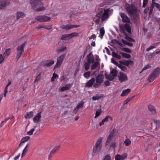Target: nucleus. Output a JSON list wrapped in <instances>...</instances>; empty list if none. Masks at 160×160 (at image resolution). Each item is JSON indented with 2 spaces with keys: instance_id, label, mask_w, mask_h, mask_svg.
Returning <instances> with one entry per match:
<instances>
[{
  "instance_id": "f257e3e1",
  "label": "nucleus",
  "mask_w": 160,
  "mask_h": 160,
  "mask_svg": "<svg viewBox=\"0 0 160 160\" xmlns=\"http://www.w3.org/2000/svg\"><path fill=\"white\" fill-rule=\"evenodd\" d=\"M109 9V8L105 9L102 8H98V12L93 20L96 24L98 25L99 24L100 18L102 22H103L107 20L109 18L108 12L113 11L112 10H110Z\"/></svg>"
},
{
  "instance_id": "f03ea898",
  "label": "nucleus",
  "mask_w": 160,
  "mask_h": 160,
  "mask_svg": "<svg viewBox=\"0 0 160 160\" xmlns=\"http://www.w3.org/2000/svg\"><path fill=\"white\" fill-rule=\"evenodd\" d=\"M115 131L114 129H113L110 132L108 136V137L106 143L105 144V146H109L110 149H113L114 150L116 147V141L115 140H113L114 136H115Z\"/></svg>"
},
{
  "instance_id": "7ed1b4c3",
  "label": "nucleus",
  "mask_w": 160,
  "mask_h": 160,
  "mask_svg": "<svg viewBox=\"0 0 160 160\" xmlns=\"http://www.w3.org/2000/svg\"><path fill=\"white\" fill-rule=\"evenodd\" d=\"M30 3L32 8L37 12L41 11L45 9L42 0H31Z\"/></svg>"
},
{
  "instance_id": "20e7f679",
  "label": "nucleus",
  "mask_w": 160,
  "mask_h": 160,
  "mask_svg": "<svg viewBox=\"0 0 160 160\" xmlns=\"http://www.w3.org/2000/svg\"><path fill=\"white\" fill-rule=\"evenodd\" d=\"M103 138L100 137L98 139L93 148L92 156L98 155L100 153L102 148V142Z\"/></svg>"
},
{
  "instance_id": "39448f33",
  "label": "nucleus",
  "mask_w": 160,
  "mask_h": 160,
  "mask_svg": "<svg viewBox=\"0 0 160 160\" xmlns=\"http://www.w3.org/2000/svg\"><path fill=\"white\" fill-rule=\"evenodd\" d=\"M160 73V68H157L154 69L151 72L148 78V80L150 82H152L157 78Z\"/></svg>"
},
{
  "instance_id": "423d86ee",
  "label": "nucleus",
  "mask_w": 160,
  "mask_h": 160,
  "mask_svg": "<svg viewBox=\"0 0 160 160\" xmlns=\"http://www.w3.org/2000/svg\"><path fill=\"white\" fill-rule=\"evenodd\" d=\"M104 78V76L102 74H99L95 78V83L93 86V87L96 88H97L101 85L102 83L103 82Z\"/></svg>"
},
{
  "instance_id": "0eeeda50",
  "label": "nucleus",
  "mask_w": 160,
  "mask_h": 160,
  "mask_svg": "<svg viewBox=\"0 0 160 160\" xmlns=\"http://www.w3.org/2000/svg\"><path fill=\"white\" fill-rule=\"evenodd\" d=\"M126 9L128 14L135 15L136 14L137 9L135 6L130 4H127L125 5Z\"/></svg>"
},
{
  "instance_id": "6e6552de",
  "label": "nucleus",
  "mask_w": 160,
  "mask_h": 160,
  "mask_svg": "<svg viewBox=\"0 0 160 160\" xmlns=\"http://www.w3.org/2000/svg\"><path fill=\"white\" fill-rule=\"evenodd\" d=\"M27 43L26 42H24L22 45L18 46L17 48V58L19 59L24 52V48Z\"/></svg>"
},
{
  "instance_id": "1a4fd4ad",
  "label": "nucleus",
  "mask_w": 160,
  "mask_h": 160,
  "mask_svg": "<svg viewBox=\"0 0 160 160\" xmlns=\"http://www.w3.org/2000/svg\"><path fill=\"white\" fill-rule=\"evenodd\" d=\"M65 55L66 54H62L57 58V62L54 66V68H58L60 67L64 59Z\"/></svg>"
},
{
  "instance_id": "9d476101",
  "label": "nucleus",
  "mask_w": 160,
  "mask_h": 160,
  "mask_svg": "<svg viewBox=\"0 0 160 160\" xmlns=\"http://www.w3.org/2000/svg\"><path fill=\"white\" fill-rule=\"evenodd\" d=\"M36 19L40 22H48L51 20L50 18L44 15L38 16Z\"/></svg>"
},
{
  "instance_id": "9b49d317",
  "label": "nucleus",
  "mask_w": 160,
  "mask_h": 160,
  "mask_svg": "<svg viewBox=\"0 0 160 160\" xmlns=\"http://www.w3.org/2000/svg\"><path fill=\"white\" fill-rule=\"evenodd\" d=\"M119 80L121 82L128 80V77L126 74L122 72H120L118 76Z\"/></svg>"
},
{
  "instance_id": "f8f14e48",
  "label": "nucleus",
  "mask_w": 160,
  "mask_h": 160,
  "mask_svg": "<svg viewBox=\"0 0 160 160\" xmlns=\"http://www.w3.org/2000/svg\"><path fill=\"white\" fill-rule=\"evenodd\" d=\"M120 14L123 22L127 23L130 22V18L125 14L123 13H121Z\"/></svg>"
},
{
  "instance_id": "ddd939ff",
  "label": "nucleus",
  "mask_w": 160,
  "mask_h": 160,
  "mask_svg": "<svg viewBox=\"0 0 160 160\" xmlns=\"http://www.w3.org/2000/svg\"><path fill=\"white\" fill-rule=\"evenodd\" d=\"M10 3V0H0V9L5 8Z\"/></svg>"
},
{
  "instance_id": "4468645a",
  "label": "nucleus",
  "mask_w": 160,
  "mask_h": 160,
  "mask_svg": "<svg viewBox=\"0 0 160 160\" xmlns=\"http://www.w3.org/2000/svg\"><path fill=\"white\" fill-rule=\"evenodd\" d=\"M128 154L127 153H124L121 155L118 154L115 156V160H124L127 158Z\"/></svg>"
},
{
  "instance_id": "2eb2a0df",
  "label": "nucleus",
  "mask_w": 160,
  "mask_h": 160,
  "mask_svg": "<svg viewBox=\"0 0 160 160\" xmlns=\"http://www.w3.org/2000/svg\"><path fill=\"white\" fill-rule=\"evenodd\" d=\"M95 78H92L85 83V87H86L90 88L92 86H93L95 83Z\"/></svg>"
},
{
  "instance_id": "dca6fc26",
  "label": "nucleus",
  "mask_w": 160,
  "mask_h": 160,
  "mask_svg": "<svg viewBox=\"0 0 160 160\" xmlns=\"http://www.w3.org/2000/svg\"><path fill=\"white\" fill-rule=\"evenodd\" d=\"M41 112L38 113L33 118V121L34 123H37L40 120L41 117Z\"/></svg>"
},
{
  "instance_id": "f3484780",
  "label": "nucleus",
  "mask_w": 160,
  "mask_h": 160,
  "mask_svg": "<svg viewBox=\"0 0 160 160\" xmlns=\"http://www.w3.org/2000/svg\"><path fill=\"white\" fill-rule=\"evenodd\" d=\"M119 62L120 64L126 66H128L129 65L133 66V62L130 59L123 61H120Z\"/></svg>"
},
{
  "instance_id": "a211bd4d",
  "label": "nucleus",
  "mask_w": 160,
  "mask_h": 160,
  "mask_svg": "<svg viewBox=\"0 0 160 160\" xmlns=\"http://www.w3.org/2000/svg\"><path fill=\"white\" fill-rule=\"evenodd\" d=\"M155 7L160 12V4L155 2V1H152L150 8L153 9L154 7Z\"/></svg>"
},
{
  "instance_id": "6ab92c4d",
  "label": "nucleus",
  "mask_w": 160,
  "mask_h": 160,
  "mask_svg": "<svg viewBox=\"0 0 160 160\" xmlns=\"http://www.w3.org/2000/svg\"><path fill=\"white\" fill-rule=\"evenodd\" d=\"M148 108V110L152 114H155L156 113V110L153 106L150 105Z\"/></svg>"
},
{
  "instance_id": "aec40b11",
  "label": "nucleus",
  "mask_w": 160,
  "mask_h": 160,
  "mask_svg": "<svg viewBox=\"0 0 160 160\" xmlns=\"http://www.w3.org/2000/svg\"><path fill=\"white\" fill-rule=\"evenodd\" d=\"M30 138V137L29 136H26L23 137L22 139L21 140V142L19 143V147H20L22 145H23L25 142L28 141Z\"/></svg>"
},
{
  "instance_id": "412c9836",
  "label": "nucleus",
  "mask_w": 160,
  "mask_h": 160,
  "mask_svg": "<svg viewBox=\"0 0 160 160\" xmlns=\"http://www.w3.org/2000/svg\"><path fill=\"white\" fill-rule=\"evenodd\" d=\"M54 61L53 60H48L46 61L45 63V66L49 67L54 63Z\"/></svg>"
},
{
  "instance_id": "4be33fe9",
  "label": "nucleus",
  "mask_w": 160,
  "mask_h": 160,
  "mask_svg": "<svg viewBox=\"0 0 160 160\" xmlns=\"http://www.w3.org/2000/svg\"><path fill=\"white\" fill-rule=\"evenodd\" d=\"M42 28L49 30L52 28V26L51 25L46 26L44 25L43 24H42L38 25V26L36 28L40 29Z\"/></svg>"
},
{
  "instance_id": "5701e85b",
  "label": "nucleus",
  "mask_w": 160,
  "mask_h": 160,
  "mask_svg": "<svg viewBox=\"0 0 160 160\" xmlns=\"http://www.w3.org/2000/svg\"><path fill=\"white\" fill-rule=\"evenodd\" d=\"M103 95L102 94H97L92 98V99L93 101L98 100L103 98Z\"/></svg>"
},
{
  "instance_id": "b1692460",
  "label": "nucleus",
  "mask_w": 160,
  "mask_h": 160,
  "mask_svg": "<svg viewBox=\"0 0 160 160\" xmlns=\"http://www.w3.org/2000/svg\"><path fill=\"white\" fill-rule=\"evenodd\" d=\"M78 27L76 25H63L62 28L64 29L68 30L74 28H77Z\"/></svg>"
},
{
  "instance_id": "393cba45",
  "label": "nucleus",
  "mask_w": 160,
  "mask_h": 160,
  "mask_svg": "<svg viewBox=\"0 0 160 160\" xmlns=\"http://www.w3.org/2000/svg\"><path fill=\"white\" fill-rule=\"evenodd\" d=\"M72 86V84L69 83L67 84L65 86L62 87L60 89L61 92H63L66 90H68L70 89V87Z\"/></svg>"
},
{
  "instance_id": "a878e982",
  "label": "nucleus",
  "mask_w": 160,
  "mask_h": 160,
  "mask_svg": "<svg viewBox=\"0 0 160 160\" xmlns=\"http://www.w3.org/2000/svg\"><path fill=\"white\" fill-rule=\"evenodd\" d=\"M91 53H90L87 56V60L88 61V62L89 63H93L94 62V60L93 57H90Z\"/></svg>"
},
{
  "instance_id": "bb28decb",
  "label": "nucleus",
  "mask_w": 160,
  "mask_h": 160,
  "mask_svg": "<svg viewBox=\"0 0 160 160\" xmlns=\"http://www.w3.org/2000/svg\"><path fill=\"white\" fill-rule=\"evenodd\" d=\"M124 28L125 30L128 33H131V28L130 25L128 23L124 24Z\"/></svg>"
},
{
  "instance_id": "cd10ccee",
  "label": "nucleus",
  "mask_w": 160,
  "mask_h": 160,
  "mask_svg": "<svg viewBox=\"0 0 160 160\" xmlns=\"http://www.w3.org/2000/svg\"><path fill=\"white\" fill-rule=\"evenodd\" d=\"M25 16V14L24 13L19 12L17 13V19H18L20 18H23Z\"/></svg>"
},
{
  "instance_id": "c85d7f7f",
  "label": "nucleus",
  "mask_w": 160,
  "mask_h": 160,
  "mask_svg": "<svg viewBox=\"0 0 160 160\" xmlns=\"http://www.w3.org/2000/svg\"><path fill=\"white\" fill-rule=\"evenodd\" d=\"M11 49L10 48H8L6 49L3 53V56L5 58L7 57H8L11 53Z\"/></svg>"
},
{
  "instance_id": "c756f323",
  "label": "nucleus",
  "mask_w": 160,
  "mask_h": 160,
  "mask_svg": "<svg viewBox=\"0 0 160 160\" xmlns=\"http://www.w3.org/2000/svg\"><path fill=\"white\" fill-rule=\"evenodd\" d=\"M33 116V113L32 111L27 112L25 115V118L26 119L30 118Z\"/></svg>"
},
{
  "instance_id": "7c9ffc66",
  "label": "nucleus",
  "mask_w": 160,
  "mask_h": 160,
  "mask_svg": "<svg viewBox=\"0 0 160 160\" xmlns=\"http://www.w3.org/2000/svg\"><path fill=\"white\" fill-rule=\"evenodd\" d=\"M130 91L131 90L130 89H127L123 90L122 91V92L121 93V96H125L128 94Z\"/></svg>"
},
{
  "instance_id": "2f4dec72",
  "label": "nucleus",
  "mask_w": 160,
  "mask_h": 160,
  "mask_svg": "<svg viewBox=\"0 0 160 160\" xmlns=\"http://www.w3.org/2000/svg\"><path fill=\"white\" fill-rule=\"evenodd\" d=\"M131 142L130 140L128 138H126L123 142V144L126 146H129L131 144Z\"/></svg>"
},
{
  "instance_id": "473e14b6",
  "label": "nucleus",
  "mask_w": 160,
  "mask_h": 160,
  "mask_svg": "<svg viewBox=\"0 0 160 160\" xmlns=\"http://www.w3.org/2000/svg\"><path fill=\"white\" fill-rule=\"evenodd\" d=\"M122 32H123V33H124L125 34V35H126L125 37V38L126 39H127V41H129V42H134L135 41L134 40L133 38H131L128 36V35H126L125 33V31L124 30H122Z\"/></svg>"
},
{
  "instance_id": "72a5a7b5",
  "label": "nucleus",
  "mask_w": 160,
  "mask_h": 160,
  "mask_svg": "<svg viewBox=\"0 0 160 160\" xmlns=\"http://www.w3.org/2000/svg\"><path fill=\"white\" fill-rule=\"evenodd\" d=\"M100 66V63L97 62H96L91 66V70H93L95 69L98 66Z\"/></svg>"
},
{
  "instance_id": "f704fd0d",
  "label": "nucleus",
  "mask_w": 160,
  "mask_h": 160,
  "mask_svg": "<svg viewBox=\"0 0 160 160\" xmlns=\"http://www.w3.org/2000/svg\"><path fill=\"white\" fill-rule=\"evenodd\" d=\"M100 37L102 39L103 38V36L105 34V30L103 27L102 28L100 29Z\"/></svg>"
},
{
  "instance_id": "c9c22d12",
  "label": "nucleus",
  "mask_w": 160,
  "mask_h": 160,
  "mask_svg": "<svg viewBox=\"0 0 160 160\" xmlns=\"http://www.w3.org/2000/svg\"><path fill=\"white\" fill-rule=\"evenodd\" d=\"M29 144H27L25 148L23 149V152L22 154V157L24 156L27 152L28 149H27L29 147Z\"/></svg>"
},
{
  "instance_id": "e433bc0d",
  "label": "nucleus",
  "mask_w": 160,
  "mask_h": 160,
  "mask_svg": "<svg viewBox=\"0 0 160 160\" xmlns=\"http://www.w3.org/2000/svg\"><path fill=\"white\" fill-rule=\"evenodd\" d=\"M121 53L123 58L129 59L131 57V55L129 54L124 52H121Z\"/></svg>"
},
{
  "instance_id": "4c0bfd02",
  "label": "nucleus",
  "mask_w": 160,
  "mask_h": 160,
  "mask_svg": "<svg viewBox=\"0 0 160 160\" xmlns=\"http://www.w3.org/2000/svg\"><path fill=\"white\" fill-rule=\"evenodd\" d=\"M91 72L90 71H87L85 72L83 74L84 77L87 79H88L90 76Z\"/></svg>"
},
{
  "instance_id": "58836bf2",
  "label": "nucleus",
  "mask_w": 160,
  "mask_h": 160,
  "mask_svg": "<svg viewBox=\"0 0 160 160\" xmlns=\"http://www.w3.org/2000/svg\"><path fill=\"white\" fill-rule=\"evenodd\" d=\"M70 39L69 34H65L62 35L61 38V39L62 40H67V39Z\"/></svg>"
},
{
  "instance_id": "ea45409f",
  "label": "nucleus",
  "mask_w": 160,
  "mask_h": 160,
  "mask_svg": "<svg viewBox=\"0 0 160 160\" xmlns=\"http://www.w3.org/2000/svg\"><path fill=\"white\" fill-rule=\"evenodd\" d=\"M105 77L107 79L110 81L112 80L114 78V77L112 75H107L106 74H105Z\"/></svg>"
},
{
  "instance_id": "a19ab883",
  "label": "nucleus",
  "mask_w": 160,
  "mask_h": 160,
  "mask_svg": "<svg viewBox=\"0 0 160 160\" xmlns=\"http://www.w3.org/2000/svg\"><path fill=\"white\" fill-rule=\"evenodd\" d=\"M84 105V102L83 101H81L80 103L77 105L76 107H77V108L79 109L80 108H82Z\"/></svg>"
},
{
  "instance_id": "79ce46f5",
  "label": "nucleus",
  "mask_w": 160,
  "mask_h": 160,
  "mask_svg": "<svg viewBox=\"0 0 160 160\" xmlns=\"http://www.w3.org/2000/svg\"><path fill=\"white\" fill-rule=\"evenodd\" d=\"M67 49V48L66 46L62 47H59L57 49V51L58 52H62L66 50Z\"/></svg>"
},
{
  "instance_id": "37998d69",
  "label": "nucleus",
  "mask_w": 160,
  "mask_h": 160,
  "mask_svg": "<svg viewBox=\"0 0 160 160\" xmlns=\"http://www.w3.org/2000/svg\"><path fill=\"white\" fill-rule=\"evenodd\" d=\"M70 36V39L72 37L78 36H79L78 33L76 32H72L70 34H68Z\"/></svg>"
},
{
  "instance_id": "c03bdc74",
  "label": "nucleus",
  "mask_w": 160,
  "mask_h": 160,
  "mask_svg": "<svg viewBox=\"0 0 160 160\" xmlns=\"http://www.w3.org/2000/svg\"><path fill=\"white\" fill-rule=\"evenodd\" d=\"M112 55L113 57L116 58L118 59H120L121 57L120 55H118L115 52H113L112 53Z\"/></svg>"
},
{
  "instance_id": "a18cd8bd",
  "label": "nucleus",
  "mask_w": 160,
  "mask_h": 160,
  "mask_svg": "<svg viewBox=\"0 0 160 160\" xmlns=\"http://www.w3.org/2000/svg\"><path fill=\"white\" fill-rule=\"evenodd\" d=\"M117 71L115 69H113L111 72V75L114 77H116L117 75Z\"/></svg>"
},
{
  "instance_id": "49530a36",
  "label": "nucleus",
  "mask_w": 160,
  "mask_h": 160,
  "mask_svg": "<svg viewBox=\"0 0 160 160\" xmlns=\"http://www.w3.org/2000/svg\"><path fill=\"white\" fill-rule=\"evenodd\" d=\"M85 69L86 71H88L89 68L90 66V63L88 62L85 63Z\"/></svg>"
},
{
  "instance_id": "de8ad7c7",
  "label": "nucleus",
  "mask_w": 160,
  "mask_h": 160,
  "mask_svg": "<svg viewBox=\"0 0 160 160\" xmlns=\"http://www.w3.org/2000/svg\"><path fill=\"white\" fill-rule=\"evenodd\" d=\"M56 152L54 150L52 149L50 152V154L48 156V158L49 159Z\"/></svg>"
},
{
  "instance_id": "09e8293b",
  "label": "nucleus",
  "mask_w": 160,
  "mask_h": 160,
  "mask_svg": "<svg viewBox=\"0 0 160 160\" xmlns=\"http://www.w3.org/2000/svg\"><path fill=\"white\" fill-rule=\"evenodd\" d=\"M118 67L122 70L123 71H126L127 70V68L123 66L119 65Z\"/></svg>"
},
{
  "instance_id": "8fccbe9b",
  "label": "nucleus",
  "mask_w": 160,
  "mask_h": 160,
  "mask_svg": "<svg viewBox=\"0 0 160 160\" xmlns=\"http://www.w3.org/2000/svg\"><path fill=\"white\" fill-rule=\"evenodd\" d=\"M108 119H110L111 120H112V117H110L109 116H106L105 118L103 119L105 122H108Z\"/></svg>"
},
{
  "instance_id": "3c124183",
  "label": "nucleus",
  "mask_w": 160,
  "mask_h": 160,
  "mask_svg": "<svg viewBox=\"0 0 160 160\" xmlns=\"http://www.w3.org/2000/svg\"><path fill=\"white\" fill-rule=\"evenodd\" d=\"M148 0H143L142 8H144L146 7L147 3L148 2Z\"/></svg>"
},
{
  "instance_id": "603ef678",
  "label": "nucleus",
  "mask_w": 160,
  "mask_h": 160,
  "mask_svg": "<svg viewBox=\"0 0 160 160\" xmlns=\"http://www.w3.org/2000/svg\"><path fill=\"white\" fill-rule=\"evenodd\" d=\"M58 75L56 73H54L53 74V76L51 78V81L53 82L54 81L55 78L58 77Z\"/></svg>"
},
{
  "instance_id": "864d4df0",
  "label": "nucleus",
  "mask_w": 160,
  "mask_h": 160,
  "mask_svg": "<svg viewBox=\"0 0 160 160\" xmlns=\"http://www.w3.org/2000/svg\"><path fill=\"white\" fill-rule=\"evenodd\" d=\"M5 58L2 54H0V64H1Z\"/></svg>"
},
{
  "instance_id": "5fc2aeb1",
  "label": "nucleus",
  "mask_w": 160,
  "mask_h": 160,
  "mask_svg": "<svg viewBox=\"0 0 160 160\" xmlns=\"http://www.w3.org/2000/svg\"><path fill=\"white\" fill-rule=\"evenodd\" d=\"M34 131H35V129L34 128H32L31 130H30V131L28 132H27V133L28 135H32L33 134V132Z\"/></svg>"
},
{
  "instance_id": "6e6d98bb",
  "label": "nucleus",
  "mask_w": 160,
  "mask_h": 160,
  "mask_svg": "<svg viewBox=\"0 0 160 160\" xmlns=\"http://www.w3.org/2000/svg\"><path fill=\"white\" fill-rule=\"evenodd\" d=\"M101 113V112L99 110H97L95 113L94 118H96L99 116L100 115Z\"/></svg>"
},
{
  "instance_id": "4d7b16f0",
  "label": "nucleus",
  "mask_w": 160,
  "mask_h": 160,
  "mask_svg": "<svg viewBox=\"0 0 160 160\" xmlns=\"http://www.w3.org/2000/svg\"><path fill=\"white\" fill-rule=\"evenodd\" d=\"M41 74V73H39L38 75L36 77L34 81L35 82H38V81L40 80V79Z\"/></svg>"
},
{
  "instance_id": "13d9d810",
  "label": "nucleus",
  "mask_w": 160,
  "mask_h": 160,
  "mask_svg": "<svg viewBox=\"0 0 160 160\" xmlns=\"http://www.w3.org/2000/svg\"><path fill=\"white\" fill-rule=\"evenodd\" d=\"M122 50L128 53H131V50L128 48H123L122 49Z\"/></svg>"
},
{
  "instance_id": "bf43d9fd",
  "label": "nucleus",
  "mask_w": 160,
  "mask_h": 160,
  "mask_svg": "<svg viewBox=\"0 0 160 160\" xmlns=\"http://www.w3.org/2000/svg\"><path fill=\"white\" fill-rule=\"evenodd\" d=\"M156 46H157V45H156L155 46V45L151 46L149 48H147L146 49V51H147V52H148L150 50H151V49H153V48H156Z\"/></svg>"
},
{
  "instance_id": "052dcab7",
  "label": "nucleus",
  "mask_w": 160,
  "mask_h": 160,
  "mask_svg": "<svg viewBox=\"0 0 160 160\" xmlns=\"http://www.w3.org/2000/svg\"><path fill=\"white\" fill-rule=\"evenodd\" d=\"M134 97H132L131 98H128L124 102V104H127L128 102L132 98H134Z\"/></svg>"
},
{
  "instance_id": "680f3d73",
  "label": "nucleus",
  "mask_w": 160,
  "mask_h": 160,
  "mask_svg": "<svg viewBox=\"0 0 160 160\" xmlns=\"http://www.w3.org/2000/svg\"><path fill=\"white\" fill-rule=\"evenodd\" d=\"M103 160H111V157L109 155H107L104 157Z\"/></svg>"
},
{
  "instance_id": "e2e57ef3",
  "label": "nucleus",
  "mask_w": 160,
  "mask_h": 160,
  "mask_svg": "<svg viewBox=\"0 0 160 160\" xmlns=\"http://www.w3.org/2000/svg\"><path fill=\"white\" fill-rule=\"evenodd\" d=\"M12 118H8L7 119H6L5 120L2 121L1 124V125H0V126H3V125H4V124L5 123H6V122L9 119H12Z\"/></svg>"
},
{
  "instance_id": "0e129e2a",
  "label": "nucleus",
  "mask_w": 160,
  "mask_h": 160,
  "mask_svg": "<svg viewBox=\"0 0 160 160\" xmlns=\"http://www.w3.org/2000/svg\"><path fill=\"white\" fill-rule=\"evenodd\" d=\"M151 67V66L150 65L148 64L144 67L142 70V71L146 70L150 68Z\"/></svg>"
},
{
  "instance_id": "69168bd1",
  "label": "nucleus",
  "mask_w": 160,
  "mask_h": 160,
  "mask_svg": "<svg viewBox=\"0 0 160 160\" xmlns=\"http://www.w3.org/2000/svg\"><path fill=\"white\" fill-rule=\"evenodd\" d=\"M111 61H112V63H113V64H114L116 66H118V65H119L118 63L115 60L112 59Z\"/></svg>"
},
{
  "instance_id": "338daca9",
  "label": "nucleus",
  "mask_w": 160,
  "mask_h": 160,
  "mask_svg": "<svg viewBox=\"0 0 160 160\" xmlns=\"http://www.w3.org/2000/svg\"><path fill=\"white\" fill-rule=\"evenodd\" d=\"M60 146L59 145H58L55 147L53 149L56 152L60 149Z\"/></svg>"
},
{
  "instance_id": "774afa93",
  "label": "nucleus",
  "mask_w": 160,
  "mask_h": 160,
  "mask_svg": "<svg viewBox=\"0 0 160 160\" xmlns=\"http://www.w3.org/2000/svg\"><path fill=\"white\" fill-rule=\"evenodd\" d=\"M149 7H146L144 9V12L145 13H147L148 12L149 10Z\"/></svg>"
}]
</instances>
